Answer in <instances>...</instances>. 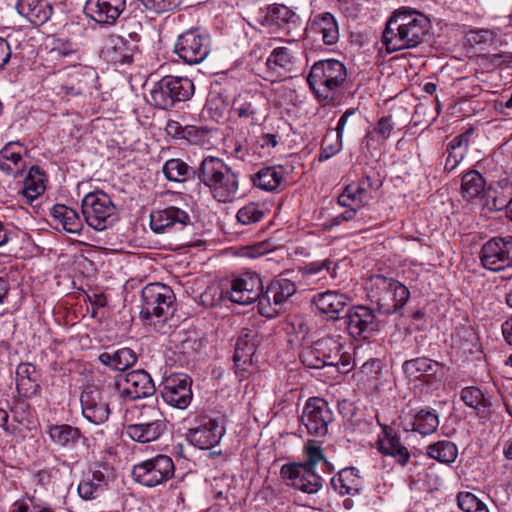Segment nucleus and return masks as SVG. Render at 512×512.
Returning <instances> with one entry per match:
<instances>
[{"instance_id": "obj_6", "label": "nucleus", "mask_w": 512, "mask_h": 512, "mask_svg": "<svg viewBox=\"0 0 512 512\" xmlns=\"http://www.w3.org/2000/svg\"><path fill=\"white\" fill-rule=\"evenodd\" d=\"M95 79V72L87 66H72L47 77L51 89L62 98L82 95Z\"/></svg>"}, {"instance_id": "obj_33", "label": "nucleus", "mask_w": 512, "mask_h": 512, "mask_svg": "<svg viewBox=\"0 0 512 512\" xmlns=\"http://www.w3.org/2000/svg\"><path fill=\"white\" fill-rule=\"evenodd\" d=\"M472 133V129L467 130L466 132L454 137L448 143L446 149L447 157L444 167L446 171H453L464 159L468 151L470 136Z\"/></svg>"}, {"instance_id": "obj_43", "label": "nucleus", "mask_w": 512, "mask_h": 512, "mask_svg": "<svg viewBox=\"0 0 512 512\" xmlns=\"http://www.w3.org/2000/svg\"><path fill=\"white\" fill-rule=\"evenodd\" d=\"M47 61H59L65 58H73L78 52L77 44L69 39L54 38L47 46Z\"/></svg>"}, {"instance_id": "obj_52", "label": "nucleus", "mask_w": 512, "mask_h": 512, "mask_svg": "<svg viewBox=\"0 0 512 512\" xmlns=\"http://www.w3.org/2000/svg\"><path fill=\"white\" fill-rule=\"evenodd\" d=\"M457 504L463 512H489L486 503L471 492H459L457 494Z\"/></svg>"}, {"instance_id": "obj_23", "label": "nucleus", "mask_w": 512, "mask_h": 512, "mask_svg": "<svg viewBox=\"0 0 512 512\" xmlns=\"http://www.w3.org/2000/svg\"><path fill=\"white\" fill-rule=\"evenodd\" d=\"M126 8V0H87V16L100 25H114Z\"/></svg>"}, {"instance_id": "obj_34", "label": "nucleus", "mask_w": 512, "mask_h": 512, "mask_svg": "<svg viewBox=\"0 0 512 512\" xmlns=\"http://www.w3.org/2000/svg\"><path fill=\"white\" fill-rule=\"evenodd\" d=\"M109 477L101 470L88 473L79 483L77 492L83 500H93L98 497L108 485Z\"/></svg>"}, {"instance_id": "obj_22", "label": "nucleus", "mask_w": 512, "mask_h": 512, "mask_svg": "<svg viewBox=\"0 0 512 512\" xmlns=\"http://www.w3.org/2000/svg\"><path fill=\"white\" fill-rule=\"evenodd\" d=\"M83 416L91 423L102 424L108 420L110 408L102 392L96 387L86 388L80 396Z\"/></svg>"}, {"instance_id": "obj_54", "label": "nucleus", "mask_w": 512, "mask_h": 512, "mask_svg": "<svg viewBox=\"0 0 512 512\" xmlns=\"http://www.w3.org/2000/svg\"><path fill=\"white\" fill-rule=\"evenodd\" d=\"M360 119V115L356 109H348L346 110L340 119L338 120L337 126L335 128V132L338 137H342L344 132H354L357 128V122Z\"/></svg>"}, {"instance_id": "obj_59", "label": "nucleus", "mask_w": 512, "mask_h": 512, "mask_svg": "<svg viewBox=\"0 0 512 512\" xmlns=\"http://www.w3.org/2000/svg\"><path fill=\"white\" fill-rule=\"evenodd\" d=\"M123 35L127 39H129L130 43H135V46L138 48V44L141 40L140 31H142V25L139 21L135 19H129L122 26Z\"/></svg>"}, {"instance_id": "obj_35", "label": "nucleus", "mask_w": 512, "mask_h": 512, "mask_svg": "<svg viewBox=\"0 0 512 512\" xmlns=\"http://www.w3.org/2000/svg\"><path fill=\"white\" fill-rule=\"evenodd\" d=\"M16 384L19 393L28 397L35 395L39 386V374L35 365L31 363H20L16 369Z\"/></svg>"}, {"instance_id": "obj_62", "label": "nucleus", "mask_w": 512, "mask_h": 512, "mask_svg": "<svg viewBox=\"0 0 512 512\" xmlns=\"http://www.w3.org/2000/svg\"><path fill=\"white\" fill-rule=\"evenodd\" d=\"M358 203V197L353 193V185L345 187L344 191L338 196V204L343 207L351 208Z\"/></svg>"}, {"instance_id": "obj_28", "label": "nucleus", "mask_w": 512, "mask_h": 512, "mask_svg": "<svg viewBox=\"0 0 512 512\" xmlns=\"http://www.w3.org/2000/svg\"><path fill=\"white\" fill-rule=\"evenodd\" d=\"M403 370L410 378L431 384L443 375L444 367L435 360L419 357L405 361Z\"/></svg>"}, {"instance_id": "obj_26", "label": "nucleus", "mask_w": 512, "mask_h": 512, "mask_svg": "<svg viewBox=\"0 0 512 512\" xmlns=\"http://www.w3.org/2000/svg\"><path fill=\"white\" fill-rule=\"evenodd\" d=\"M439 423L438 414L434 410L420 409L400 415V425L405 431L418 432L424 436L433 434Z\"/></svg>"}, {"instance_id": "obj_4", "label": "nucleus", "mask_w": 512, "mask_h": 512, "mask_svg": "<svg viewBox=\"0 0 512 512\" xmlns=\"http://www.w3.org/2000/svg\"><path fill=\"white\" fill-rule=\"evenodd\" d=\"M367 298L377 305L382 314H393L400 310L408 301V288L392 277L375 274L366 282Z\"/></svg>"}, {"instance_id": "obj_47", "label": "nucleus", "mask_w": 512, "mask_h": 512, "mask_svg": "<svg viewBox=\"0 0 512 512\" xmlns=\"http://www.w3.org/2000/svg\"><path fill=\"white\" fill-rule=\"evenodd\" d=\"M183 160L178 158L169 159L163 166V173L170 181L181 182L188 179L191 175L195 176L194 171Z\"/></svg>"}, {"instance_id": "obj_32", "label": "nucleus", "mask_w": 512, "mask_h": 512, "mask_svg": "<svg viewBox=\"0 0 512 512\" xmlns=\"http://www.w3.org/2000/svg\"><path fill=\"white\" fill-rule=\"evenodd\" d=\"M312 32L321 35L325 45H334L339 39V28L335 17L324 12L316 15L310 24Z\"/></svg>"}, {"instance_id": "obj_37", "label": "nucleus", "mask_w": 512, "mask_h": 512, "mask_svg": "<svg viewBox=\"0 0 512 512\" xmlns=\"http://www.w3.org/2000/svg\"><path fill=\"white\" fill-rule=\"evenodd\" d=\"M331 484L335 491L341 495L357 494L362 487V481L358 475V471L353 467L342 469L331 479Z\"/></svg>"}, {"instance_id": "obj_64", "label": "nucleus", "mask_w": 512, "mask_h": 512, "mask_svg": "<svg viewBox=\"0 0 512 512\" xmlns=\"http://www.w3.org/2000/svg\"><path fill=\"white\" fill-rule=\"evenodd\" d=\"M490 62L496 68L503 69L512 63V54L510 53H496L490 56Z\"/></svg>"}, {"instance_id": "obj_16", "label": "nucleus", "mask_w": 512, "mask_h": 512, "mask_svg": "<svg viewBox=\"0 0 512 512\" xmlns=\"http://www.w3.org/2000/svg\"><path fill=\"white\" fill-rule=\"evenodd\" d=\"M297 291L296 284L285 277L273 279L263 291L259 302V313L272 318L281 310L282 305Z\"/></svg>"}, {"instance_id": "obj_50", "label": "nucleus", "mask_w": 512, "mask_h": 512, "mask_svg": "<svg viewBox=\"0 0 512 512\" xmlns=\"http://www.w3.org/2000/svg\"><path fill=\"white\" fill-rule=\"evenodd\" d=\"M460 398L466 406L477 411V413H479L482 408L485 409L490 405L488 399L485 398L484 393L475 386L463 388L460 392Z\"/></svg>"}, {"instance_id": "obj_19", "label": "nucleus", "mask_w": 512, "mask_h": 512, "mask_svg": "<svg viewBox=\"0 0 512 512\" xmlns=\"http://www.w3.org/2000/svg\"><path fill=\"white\" fill-rule=\"evenodd\" d=\"M280 475L288 485L305 493H316L322 487V478L315 472V469L303 463L283 465Z\"/></svg>"}, {"instance_id": "obj_7", "label": "nucleus", "mask_w": 512, "mask_h": 512, "mask_svg": "<svg viewBox=\"0 0 512 512\" xmlns=\"http://www.w3.org/2000/svg\"><path fill=\"white\" fill-rule=\"evenodd\" d=\"M194 93V84L187 77L167 75L160 79L151 90L154 105L160 109H169L177 102L190 99Z\"/></svg>"}, {"instance_id": "obj_3", "label": "nucleus", "mask_w": 512, "mask_h": 512, "mask_svg": "<svg viewBox=\"0 0 512 512\" xmlns=\"http://www.w3.org/2000/svg\"><path fill=\"white\" fill-rule=\"evenodd\" d=\"M346 79L347 71L344 64L335 59H326L312 65L307 82L317 100L323 105H328L339 99Z\"/></svg>"}, {"instance_id": "obj_29", "label": "nucleus", "mask_w": 512, "mask_h": 512, "mask_svg": "<svg viewBox=\"0 0 512 512\" xmlns=\"http://www.w3.org/2000/svg\"><path fill=\"white\" fill-rule=\"evenodd\" d=\"M16 9L20 15L35 25L47 22L53 12L48 0H18Z\"/></svg>"}, {"instance_id": "obj_56", "label": "nucleus", "mask_w": 512, "mask_h": 512, "mask_svg": "<svg viewBox=\"0 0 512 512\" xmlns=\"http://www.w3.org/2000/svg\"><path fill=\"white\" fill-rule=\"evenodd\" d=\"M394 127L395 123L390 115L381 117L377 121L373 131L367 133L366 138L373 139L376 135L378 140L385 141L390 137Z\"/></svg>"}, {"instance_id": "obj_45", "label": "nucleus", "mask_w": 512, "mask_h": 512, "mask_svg": "<svg viewBox=\"0 0 512 512\" xmlns=\"http://www.w3.org/2000/svg\"><path fill=\"white\" fill-rule=\"evenodd\" d=\"M484 188L485 180L478 171L471 170L462 176L461 194L466 200H472L476 198L481 192L484 191Z\"/></svg>"}, {"instance_id": "obj_42", "label": "nucleus", "mask_w": 512, "mask_h": 512, "mask_svg": "<svg viewBox=\"0 0 512 512\" xmlns=\"http://www.w3.org/2000/svg\"><path fill=\"white\" fill-rule=\"evenodd\" d=\"M51 215L58 220L63 228L72 234H78L82 230V222L78 213L65 205H55L51 209Z\"/></svg>"}, {"instance_id": "obj_40", "label": "nucleus", "mask_w": 512, "mask_h": 512, "mask_svg": "<svg viewBox=\"0 0 512 512\" xmlns=\"http://www.w3.org/2000/svg\"><path fill=\"white\" fill-rule=\"evenodd\" d=\"M98 359L112 370L125 371L136 363L137 355L130 348H121L113 353L103 352Z\"/></svg>"}, {"instance_id": "obj_38", "label": "nucleus", "mask_w": 512, "mask_h": 512, "mask_svg": "<svg viewBox=\"0 0 512 512\" xmlns=\"http://www.w3.org/2000/svg\"><path fill=\"white\" fill-rule=\"evenodd\" d=\"M295 57L287 47H277L273 49L267 58L266 65L270 73L278 76H285L294 68Z\"/></svg>"}, {"instance_id": "obj_15", "label": "nucleus", "mask_w": 512, "mask_h": 512, "mask_svg": "<svg viewBox=\"0 0 512 512\" xmlns=\"http://www.w3.org/2000/svg\"><path fill=\"white\" fill-rule=\"evenodd\" d=\"M114 386L122 399L131 401L152 396L156 391L151 376L143 369L117 375Z\"/></svg>"}, {"instance_id": "obj_20", "label": "nucleus", "mask_w": 512, "mask_h": 512, "mask_svg": "<svg viewBox=\"0 0 512 512\" xmlns=\"http://www.w3.org/2000/svg\"><path fill=\"white\" fill-rule=\"evenodd\" d=\"M191 378L185 374L171 375L163 383L161 396L170 406L186 409L192 400Z\"/></svg>"}, {"instance_id": "obj_2", "label": "nucleus", "mask_w": 512, "mask_h": 512, "mask_svg": "<svg viewBox=\"0 0 512 512\" xmlns=\"http://www.w3.org/2000/svg\"><path fill=\"white\" fill-rule=\"evenodd\" d=\"M194 174L219 203H231L239 195L238 172L219 157L206 156Z\"/></svg>"}, {"instance_id": "obj_27", "label": "nucleus", "mask_w": 512, "mask_h": 512, "mask_svg": "<svg viewBox=\"0 0 512 512\" xmlns=\"http://www.w3.org/2000/svg\"><path fill=\"white\" fill-rule=\"evenodd\" d=\"M256 348V333L248 329L242 330L237 338L233 356L236 373L239 377H246V366L252 364V358L256 352Z\"/></svg>"}, {"instance_id": "obj_44", "label": "nucleus", "mask_w": 512, "mask_h": 512, "mask_svg": "<svg viewBox=\"0 0 512 512\" xmlns=\"http://www.w3.org/2000/svg\"><path fill=\"white\" fill-rule=\"evenodd\" d=\"M49 436L53 443L61 447L74 446L81 437L78 428L70 425H54L49 429Z\"/></svg>"}, {"instance_id": "obj_51", "label": "nucleus", "mask_w": 512, "mask_h": 512, "mask_svg": "<svg viewBox=\"0 0 512 512\" xmlns=\"http://www.w3.org/2000/svg\"><path fill=\"white\" fill-rule=\"evenodd\" d=\"M512 189H494L489 190L488 192V201L487 204L491 209L495 211H501L506 209L508 216L511 213V204H512Z\"/></svg>"}, {"instance_id": "obj_46", "label": "nucleus", "mask_w": 512, "mask_h": 512, "mask_svg": "<svg viewBox=\"0 0 512 512\" xmlns=\"http://www.w3.org/2000/svg\"><path fill=\"white\" fill-rule=\"evenodd\" d=\"M282 179L281 171H278L275 167L262 168L252 178L256 187L267 191L277 189Z\"/></svg>"}, {"instance_id": "obj_8", "label": "nucleus", "mask_w": 512, "mask_h": 512, "mask_svg": "<svg viewBox=\"0 0 512 512\" xmlns=\"http://www.w3.org/2000/svg\"><path fill=\"white\" fill-rule=\"evenodd\" d=\"M82 214L86 223L96 231H103L117 220L116 207L102 191L91 192L82 200Z\"/></svg>"}, {"instance_id": "obj_10", "label": "nucleus", "mask_w": 512, "mask_h": 512, "mask_svg": "<svg viewBox=\"0 0 512 512\" xmlns=\"http://www.w3.org/2000/svg\"><path fill=\"white\" fill-rule=\"evenodd\" d=\"M210 50L211 37L199 28H192L181 33L174 46L178 57L189 65L204 61Z\"/></svg>"}, {"instance_id": "obj_36", "label": "nucleus", "mask_w": 512, "mask_h": 512, "mask_svg": "<svg viewBox=\"0 0 512 512\" xmlns=\"http://www.w3.org/2000/svg\"><path fill=\"white\" fill-rule=\"evenodd\" d=\"M110 46L106 54L112 62L129 64L133 60V54L138 48L135 43H130L125 36L112 35L109 37Z\"/></svg>"}, {"instance_id": "obj_60", "label": "nucleus", "mask_w": 512, "mask_h": 512, "mask_svg": "<svg viewBox=\"0 0 512 512\" xmlns=\"http://www.w3.org/2000/svg\"><path fill=\"white\" fill-rule=\"evenodd\" d=\"M205 135L206 133L203 129L197 126L187 125L184 126L181 137L190 144H200L204 140Z\"/></svg>"}, {"instance_id": "obj_24", "label": "nucleus", "mask_w": 512, "mask_h": 512, "mask_svg": "<svg viewBox=\"0 0 512 512\" xmlns=\"http://www.w3.org/2000/svg\"><path fill=\"white\" fill-rule=\"evenodd\" d=\"M189 223L188 213L175 206L152 211L150 214V227L155 233H165L172 228L182 229Z\"/></svg>"}, {"instance_id": "obj_13", "label": "nucleus", "mask_w": 512, "mask_h": 512, "mask_svg": "<svg viewBox=\"0 0 512 512\" xmlns=\"http://www.w3.org/2000/svg\"><path fill=\"white\" fill-rule=\"evenodd\" d=\"M166 429L167 423L162 412L148 406L143 408L138 423L127 426L126 433L133 441L148 443L158 440Z\"/></svg>"}, {"instance_id": "obj_5", "label": "nucleus", "mask_w": 512, "mask_h": 512, "mask_svg": "<svg viewBox=\"0 0 512 512\" xmlns=\"http://www.w3.org/2000/svg\"><path fill=\"white\" fill-rule=\"evenodd\" d=\"M343 349L340 336L320 338L303 356V363L314 369L334 366L339 373L346 374L352 369L353 363L351 354Z\"/></svg>"}, {"instance_id": "obj_30", "label": "nucleus", "mask_w": 512, "mask_h": 512, "mask_svg": "<svg viewBox=\"0 0 512 512\" xmlns=\"http://www.w3.org/2000/svg\"><path fill=\"white\" fill-rule=\"evenodd\" d=\"M377 444L382 454L392 456L401 466H405L410 459L408 449L390 427L383 429V436L379 437Z\"/></svg>"}, {"instance_id": "obj_17", "label": "nucleus", "mask_w": 512, "mask_h": 512, "mask_svg": "<svg viewBox=\"0 0 512 512\" xmlns=\"http://www.w3.org/2000/svg\"><path fill=\"white\" fill-rule=\"evenodd\" d=\"M300 420L310 435L323 437L333 421V413L325 400L314 397L305 404Z\"/></svg>"}, {"instance_id": "obj_18", "label": "nucleus", "mask_w": 512, "mask_h": 512, "mask_svg": "<svg viewBox=\"0 0 512 512\" xmlns=\"http://www.w3.org/2000/svg\"><path fill=\"white\" fill-rule=\"evenodd\" d=\"M225 434L223 422L218 419L203 417L195 427L188 430L187 440L195 447L208 450L218 445Z\"/></svg>"}, {"instance_id": "obj_11", "label": "nucleus", "mask_w": 512, "mask_h": 512, "mask_svg": "<svg viewBox=\"0 0 512 512\" xmlns=\"http://www.w3.org/2000/svg\"><path fill=\"white\" fill-rule=\"evenodd\" d=\"M173 460L163 454L138 463L132 468V476L136 482L146 487H155L167 482L174 476Z\"/></svg>"}, {"instance_id": "obj_1", "label": "nucleus", "mask_w": 512, "mask_h": 512, "mask_svg": "<svg viewBox=\"0 0 512 512\" xmlns=\"http://www.w3.org/2000/svg\"><path fill=\"white\" fill-rule=\"evenodd\" d=\"M430 29V21L424 15L414 10H397L386 23L382 43L389 53L415 48L426 41Z\"/></svg>"}, {"instance_id": "obj_31", "label": "nucleus", "mask_w": 512, "mask_h": 512, "mask_svg": "<svg viewBox=\"0 0 512 512\" xmlns=\"http://www.w3.org/2000/svg\"><path fill=\"white\" fill-rule=\"evenodd\" d=\"M22 150L18 143L6 144L0 151V170L14 177L21 175L25 168Z\"/></svg>"}, {"instance_id": "obj_14", "label": "nucleus", "mask_w": 512, "mask_h": 512, "mask_svg": "<svg viewBox=\"0 0 512 512\" xmlns=\"http://www.w3.org/2000/svg\"><path fill=\"white\" fill-rule=\"evenodd\" d=\"M481 265L492 272L512 267V236L493 237L486 241L479 253Z\"/></svg>"}, {"instance_id": "obj_41", "label": "nucleus", "mask_w": 512, "mask_h": 512, "mask_svg": "<svg viewBox=\"0 0 512 512\" xmlns=\"http://www.w3.org/2000/svg\"><path fill=\"white\" fill-rule=\"evenodd\" d=\"M426 454L439 463L450 465L458 457V448L452 441L439 440L427 446Z\"/></svg>"}, {"instance_id": "obj_55", "label": "nucleus", "mask_w": 512, "mask_h": 512, "mask_svg": "<svg viewBox=\"0 0 512 512\" xmlns=\"http://www.w3.org/2000/svg\"><path fill=\"white\" fill-rule=\"evenodd\" d=\"M377 180L370 175L363 177L357 186L353 185V193L358 197V202L365 205L371 199V191L378 188Z\"/></svg>"}, {"instance_id": "obj_53", "label": "nucleus", "mask_w": 512, "mask_h": 512, "mask_svg": "<svg viewBox=\"0 0 512 512\" xmlns=\"http://www.w3.org/2000/svg\"><path fill=\"white\" fill-rule=\"evenodd\" d=\"M264 216V210L257 203L250 202L239 209L237 220L243 225H251L259 222Z\"/></svg>"}, {"instance_id": "obj_61", "label": "nucleus", "mask_w": 512, "mask_h": 512, "mask_svg": "<svg viewBox=\"0 0 512 512\" xmlns=\"http://www.w3.org/2000/svg\"><path fill=\"white\" fill-rule=\"evenodd\" d=\"M147 10L162 13L171 9L173 0H139Z\"/></svg>"}, {"instance_id": "obj_12", "label": "nucleus", "mask_w": 512, "mask_h": 512, "mask_svg": "<svg viewBox=\"0 0 512 512\" xmlns=\"http://www.w3.org/2000/svg\"><path fill=\"white\" fill-rule=\"evenodd\" d=\"M229 283V288L221 290V298L239 305H249L255 301L260 302L264 290L262 280L257 273L244 272L230 280Z\"/></svg>"}, {"instance_id": "obj_25", "label": "nucleus", "mask_w": 512, "mask_h": 512, "mask_svg": "<svg viewBox=\"0 0 512 512\" xmlns=\"http://www.w3.org/2000/svg\"><path fill=\"white\" fill-rule=\"evenodd\" d=\"M350 298L340 291L327 290L325 292L316 293L311 303L316 307L317 311L330 320H339V314L348 306Z\"/></svg>"}, {"instance_id": "obj_58", "label": "nucleus", "mask_w": 512, "mask_h": 512, "mask_svg": "<svg viewBox=\"0 0 512 512\" xmlns=\"http://www.w3.org/2000/svg\"><path fill=\"white\" fill-rule=\"evenodd\" d=\"M305 452L307 455V461L304 463L305 465H309V467L313 469H315V466L321 462L324 465H328V461L326 460L323 450L318 442L309 440L305 446Z\"/></svg>"}, {"instance_id": "obj_9", "label": "nucleus", "mask_w": 512, "mask_h": 512, "mask_svg": "<svg viewBox=\"0 0 512 512\" xmlns=\"http://www.w3.org/2000/svg\"><path fill=\"white\" fill-rule=\"evenodd\" d=\"M141 316L146 319H167L173 314L175 295L170 287L161 283H150L142 289Z\"/></svg>"}, {"instance_id": "obj_57", "label": "nucleus", "mask_w": 512, "mask_h": 512, "mask_svg": "<svg viewBox=\"0 0 512 512\" xmlns=\"http://www.w3.org/2000/svg\"><path fill=\"white\" fill-rule=\"evenodd\" d=\"M342 149V137H338V135H335V138H333V135L330 133H327L322 141L321 145V153L319 156V159L327 160L340 152Z\"/></svg>"}, {"instance_id": "obj_63", "label": "nucleus", "mask_w": 512, "mask_h": 512, "mask_svg": "<svg viewBox=\"0 0 512 512\" xmlns=\"http://www.w3.org/2000/svg\"><path fill=\"white\" fill-rule=\"evenodd\" d=\"M332 262L329 260L323 261V262H312L306 267V274L308 275H315L320 273L322 270H327L332 277H335L334 271L335 267L333 268V271L331 272V266Z\"/></svg>"}, {"instance_id": "obj_49", "label": "nucleus", "mask_w": 512, "mask_h": 512, "mask_svg": "<svg viewBox=\"0 0 512 512\" xmlns=\"http://www.w3.org/2000/svg\"><path fill=\"white\" fill-rule=\"evenodd\" d=\"M381 370L380 360L370 359L363 363L360 370L356 373L357 380L368 388H377Z\"/></svg>"}, {"instance_id": "obj_48", "label": "nucleus", "mask_w": 512, "mask_h": 512, "mask_svg": "<svg viewBox=\"0 0 512 512\" xmlns=\"http://www.w3.org/2000/svg\"><path fill=\"white\" fill-rule=\"evenodd\" d=\"M43 177L44 175L39 167L33 166L30 168L24 180L23 195L26 198L34 200L44 192L45 186Z\"/></svg>"}, {"instance_id": "obj_21", "label": "nucleus", "mask_w": 512, "mask_h": 512, "mask_svg": "<svg viewBox=\"0 0 512 512\" xmlns=\"http://www.w3.org/2000/svg\"><path fill=\"white\" fill-rule=\"evenodd\" d=\"M348 333L355 339H366L378 330V321L372 309L366 306H355L345 316Z\"/></svg>"}, {"instance_id": "obj_39", "label": "nucleus", "mask_w": 512, "mask_h": 512, "mask_svg": "<svg viewBox=\"0 0 512 512\" xmlns=\"http://www.w3.org/2000/svg\"><path fill=\"white\" fill-rule=\"evenodd\" d=\"M297 20L296 14L285 5L274 4L268 8L265 22L270 27H275L290 33L291 25Z\"/></svg>"}]
</instances>
